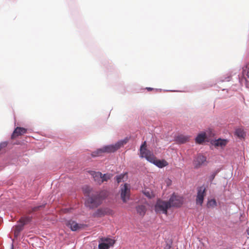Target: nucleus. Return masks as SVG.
<instances>
[{"label": "nucleus", "mask_w": 249, "mask_h": 249, "mask_svg": "<svg viewBox=\"0 0 249 249\" xmlns=\"http://www.w3.org/2000/svg\"><path fill=\"white\" fill-rule=\"evenodd\" d=\"M110 247V245H108L106 243H101L99 244V249H108Z\"/></svg>", "instance_id": "b1692460"}, {"label": "nucleus", "mask_w": 249, "mask_h": 249, "mask_svg": "<svg viewBox=\"0 0 249 249\" xmlns=\"http://www.w3.org/2000/svg\"><path fill=\"white\" fill-rule=\"evenodd\" d=\"M124 175H121L118 176L116 177V181L118 182V183H120L121 181V180L123 179V178H124Z\"/></svg>", "instance_id": "cd10ccee"}, {"label": "nucleus", "mask_w": 249, "mask_h": 249, "mask_svg": "<svg viewBox=\"0 0 249 249\" xmlns=\"http://www.w3.org/2000/svg\"><path fill=\"white\" fill-rule=\"evenodd\" d=\"M147 89L148 90H149V91L153 89L151 88H147Z\"/></svg>", "instance_id": "2f4dec72"}, {"label": "nucleus", "mask_w": 249, "mask_h": 249, "mask_svg": "<svg viewBox=\"0 0 249 249\" xmlns=\"http://www.w3.org/2000/svg\"><path fill=\"white\" fill-rule=\"evenodd\" d=\"M206 196V188L200 186L197 188V193L196 198V203L201 205L203 202L204 197Z\"/></svg>", "instance_id": "0eeeda50"}, {"label": "nucleus", "mask_w": 249, "mask_h": 249, "mask_svg": "<svg viewBox=\"0 0 249 249\" xmlns=\"http://www.w3.org/2000/svg\"><path fill=\"white\" fill-rule=\"evenodd\" d=\"M27 132V129L23 128V127H16L12 136H11V139H14L18 137L19 136H21L23 135L24 134H25Z\"/></svg>", "instance_id": "1a4fd4ad"}, {"label": "nucleus", "mask_w": 249, "mask_h": 249, "mask_svg": "<svg viewBox=\"0 0 249 249\" xmlns=\"http://www.w3.org/2000/svg\"><path fill=\"white\" fill-rule=\"evenodd\" d=\"M98 212L100 213L102 215H111L114 213L113 210L108 208L98 210Z\"/></svg>", "instance_id": "dca6fc26"}, {"label": "nucleus", "mask_w": 249, "mask_h": 249, "mask_svg": "<svg viewBox=\"0 0 249 249\" xmlns=\"http://www.w3.org/2000/svg\"><path fill=\"white\" fill-rule=\"evenodd\" d=\"M89 174L97 184L99 185L102 184V173L101 172L91 171L89 172Z\"/></svg>", "instance_id": "9d476101"}, {"label": "nucleus", "mask_w": 249, "mask_h": 249, "mask_svg": "<svg viewBox=\"0 0 249 249\" xmlns=\"http://www.w3.org/2000/svg\"><path fill=\"white\" fill-rule=\"evenodd\" d=\"M6 145V143H3L0 144V150H1L2 146H5Z\"/></svg>", "instance_id": "7c9ffc66"}, {"label": "nucleus", "mask_w": 249, "mask_h": 249, "mask_svg": "<svg viewBox=\"0 0 249 249\" xmlns=\"http://www.w3.org/2000/svg\"><path fill=\"white\" fill-rule=\"evenodd\" d=\"M206 161V158L201 154L197 155V157L194 161V164L196 168H198L203 164H204Z\"/></svg>", "instance_id": "6e6552de"}, {"label": "nucleus", "mask_w": 249, "mask_h": 249, "mask_svg": "<svg viewBox=\"0 0 249 249\" xmlns=\"http://www.w3.org/2000/svg\"><path fill=\"white\" fill-rule=\"evenodd\" d=\"M128 141V139L126 138L124 140H121L114 144L108 145L103 147V150L105 153H112L114 152L118 149L120 148L121 147L126 144Z\"/></svg>", "instance_id": "7ed1b4c3"}, {"label": "nucleus", "mask_w": 249, "mask_h": 249, "mask_svg": "<svg viewBox=\"0 0 249 249\" xmlns=\"http://www.w3.org/2000/svg\"><path fill=\"white\" fill-rule=\"evenodd\" d=\"M130 195V189L129 186L127 183H125L121 187L120 190L121 198L124 202L125 203L129 199Z\"/></svg>", "instance_id": "39448f33"}, {"label": "nucleus", "mask_w": 249, "mask_h": 249, "mask_svg": "<svg viewBox=\"0 0 249 249\" xmlns=\"http://www.w3.org/2000/svg\"><path fill=\"white\" fill-rule=\"evenodd\" d=\"M45 205H39V206L35 207L32 208V210L31 212H34L40 210L41 209L44 208L45 207Z\"/></svg>", "instance_id": "bb28decb"}, {"label": "nucleus", "mask_w": 249, "mask_h": 249, "mask_svg": "<svg viewBox=\"0 0 249 249\" xmlns=\"http://www.w3.org/2000/svg\"><path fill=\"white\" fill-rule=\"evenodd\" d=\"M145 195H146L147 196H148V197H150V196L149 195V193H148L147 194H146V193H145Z\"/></svg>", "instance_id": "473e14b6"}, {"label": "nucleus", "mask_w": 249, "mask_h": 249, "mask_svg": "<svg viewBox=\"0 0 249 249\" xmlns=\"http://www.w3.org/2000/svg\"><path fill=\"white\" fill-rule=\"evenodd\" d=\"M106 196V193L102 191L89 197L86 203L90 208L97 207L101 204L102 200Z\"/></svg>", "instance_id": "f257e3e1"}, {"label": "nucleus", "mask_w": 249, "mask_h": 249, "mask_svg": "<svg viewBox=\"0 0 249 249\" xmlns=\"http://www.w3.org/2000/svg\"><path fill=\"white\" fill-rule=\"evenodd\" d=\"M216 174L213 173L212 175H211L209 177V180L210 181L212 182L213 179L215 177Z\"/></svg>", "instance_id": "c756f323"}, {"label": "nucleus", "mask_w": 249, "mask_h": 249, "mask_svg": "<svg viewBox=\"0 0 249 249\" xmlns=\"http://www.w3.org/2000/svg\"><path fill=\"white\" fill-rule=\"evenodd\" d=\"M23 225H20V224L15 226L13 228L15 238H17L18 237V236L20 235V232L23 230Z\"/></svg>", "instance_id": "ddd939ff"}, {"label": "nucleus", "mask_w": 249, "mask_h": 249, "mask_svg": "<svg viewBox=\"0 0 249 249\" xmlns=\"http://www.w3.org/2000/svg\"><path fill=\"white\" fill-rule=\"evenodd\" d=\"M111 178V176L110 174H102V183L104 181H107Z\"/></svg>", "instance_id": "4be33fe9"}, {"label": "nucleus", "mask_w": 249, "mask_h": 249, "mask_svg": "<svg viewBox=\"0 0 249 249\" xmlns=\"http://www.w3.org/2000/svg\"><path fill=\"white\" fill-rule=\"evenodd\" d=\"M104 153L105 152L103 150V148L102 147L101 148L98 149L96 151L93 152L91 153V156L93 157L101 156L102 155L103 153Z\"/></svg>", "instance_id": "412c9836"}, {"label": "nucleus", "mask_w": 249, "mask_h": 249, "mask_svg": "<svg viewBox=\"0 0 249 249\" xmlns=\"http://www.w3.org/2000/svg\"><path fill=\"white\" fill-rule=\"evenodd\" d=\"M150 162L154 163L159 168H162L168 165V162L165 160H157L155 156L153 157V160Z\"/></svg>", "instance_id": "9b49d317"}, {"label": "nucleus", "mask_w": 249, "mask_h": 249, "mask_svg": "<svg viewBox=\"0 0 249 249\" xmlns=\"http://www.w3.org/2000/svg\"><path fill=\"white\" fill-rule=\"evenodd\" d=\"M207 205L208 207H214L216 206L217 203L214 199H212L208 201Z\"/></svg>", "instance_id": "5701e85b"}, {"label": "nucleus", "mask_w": 249, "mask_h": 249, "mask_svg": "<svg viewBox=\"0 0 249 249\" xmlns=\"http://www.w3.org/2000/svg\"><path fill=\"white\" fill-rule=\"evenodd\" d=\"M176 140L178 142L183 143L189 141V137L187 136L180 135L177 136Z\"/></svg>", "instance_id": "2eb2a0df"}, {"label": "nucleus", "mask_w": 249, "mask_h": 249, "mask_svg": "<svg viewBox=\"0 0 249 249\" xmlns=\"http://www.w3.org/2000/svg\"><path fill=\"white\" fill-rule=\"evenodd\" d=\"M31 220V217L29 216H25L21 217L19 220V222L20 223V225H23V226L27 224L28 223L30 222Z\"/></svg>", "instance_id": "aec40b11"}, {"label": "nucleus", "mask_w": 249, "mask_h": 249, "mask_svg": "<svg viewBox=\"0 0 249 249\" xmlns=\"http://www.w3.org/2000/svg\"><path fill=\"white\" fill-rule=\"evenodd\" d=\"M67 226L73 231H77L82 228V225H79L76 222L70 220L67 223Z\"/></svg>", "instance_id": "f8f14e48"}, {"label": "nucleus", "mask_w": 249, "mask_h": 249, "mask_svg": "<svg viewBox=\"0 0 249 249\" xmlns=\"http://www.w3.org/2000/svg\"><path fill=\"white\" fill-rule=\"evenodd\" d=\"M171 207L169 201H165L161 199L157 200L155 205V210L157 213H167V210Z\"/></svg>", "instance_id": "f03ea898"}, {"label": "nucleus", "mask_w": 249, "mask_h": 249, "mask_svg": "<svg viewBox=\"0 0 249 249\" xmlns=\"http://www.w3.org/2000/svg\"><path fill=\"white\" fill-rule=\"evenodd\" d=\"M12 249H14V248L13 247Z\"/></svg>", "instance_id": "72a5a7b5"}, {"label": "nucleus", "mask_w": 249, "mask_h": 249, "mask_svg": "<svg viewBox=\"0 0 249 249\" xmlns=\"http://www.w3.org/2000/svg\"><path fill=\"white\" fill-rule=\"evenodd\" d=\"M101 241L103 243H106L108 245L113 246L115 243V241L109 238L102 237L100 239Z\"/></svg>", "instance_id": "f3484780"}, {"label": "nucleus", "mask_w": 249, "mask_h": 249, "mask_svg": "<svg viewBox=\"0 0 249 249\" xmlns=\"http://www.w3.org/2000/svg\"><path fill=\"white\" fill-rule=\"evenodd\" d=\"M236 135L239 138L243 137L244 132L242 129H238L235 131Z\"/></svg>", "instance_id": "393cba45"}, {"label": "nucleus", "mask_w": 249, "mask_h": 249, "mask_svg": "<svg viewBox=\"0 0 249 249\" xmlns=\"http://www.w3.org/2000/svg\"><path fill=\"white\" fill-rule=\"evenodd\" d=\"M140 157L142 158H145L149 161L153 160L154 156L146 148V142H144L140 147Z\"/></svg>", "instance_id": "20e7f679"}, {"label": "nucleus", "mask_w": 249, "mask_h": 249, "mask_svg": "<svg viewBox=\"0 0 249 249\" xmlns=\"http://www.w3.org/2000/svg\"><path fill=\"white\" fill-rule=\"evenodd\" d=\"M169 202L171 207H179L183 202V198L182 197L173 194L170 197Z\"/></svg>", "instance_id": "423d86ee"}, {"label": "nucleus", "mask_w": 249, "mask_h": 249, "mask_svg": "<svg viewBox=\"0 0 249 249\" xmlns=\"http://www.w3.org/2000/svg\"><path fill=\"white\" fill-rule=\"evenodd\" d=\"M227 143V141L226 140L218 139L214 142L213 144L215 146H225Z\"/></svg>", "instance_id": "6ab92c4d"}, {"label": "nucleus", "mask_w": 249, "mask_h": 249, "mask_svg": "<svg viewBox=\"0 0 249 249\" xmlns=\"http://www.w3.org/2000/svg\"><path fill=\"white\" fill-rule=\"evenodd\" d=\"M245 72V74H246V76H247V79H246V81H247V82H249V68L246 71H244Z\"/></svg>", "instance_id": "c85d7f7f"}, {"label": "nucleus", "mask_w": 249, "mask_h": 249, "mask_svg": "<svg viewBox=\"0 0 249 249\" xmlns=\"http://www.w3.org/2000/svg\"><path fill=\"white\" fill-rule=\"evenodd\" d=\"M206 138V134L205 132L199 134L196 138V143L200 144L202 143Z\"/></svg>", "instance_id": "4468645a"}, {"label": "nucleus", "mask_w": 249, "mask_h": 249, "mask_svg": "<svg viewBox=\"0 0 249 249\" xmlns=\"http://www.w3.org/2000/svg\"><path fill=\"white\" fill-rule=\"evenodd\" d=\"M83 191L85 195L89 196L91 192V189L89 187L86 186L83 188Z\"/></svg>", "instance_id": "a878e982"}, {"label": "nucleus", "mask_w": 249, "mask_h": 249, "mask_svg": "<svg viewBox=\"0 0 249 249\" xmlns=\"http://www.w3.org/2000/svg\"><path fill=\"white\" fill-rule=\"evenodd\" d=\"M136 210L137 213L141 216H143L146 211V207L143 205H140L137 207Z\"/></svg>", "instance_id": "a211bd4d"}]
</instances>
